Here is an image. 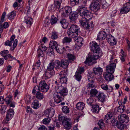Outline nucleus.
I'll list each match as a JSON object with an SVG mask.
<instances>
[{"mask_svg":"<svg viewBox=\"0 0 130 130\" xmlns=\"http://www.w3.org/2000/svg\"><path fill=\"white\" fill-rule=\"evenodd\" d=\"M78 12L81 17L79 19L80 24L85 28H89V25L87 21L92 19L93 15L85 6L79 7Z\"/></svg>","mask_w":130,"mask_h":130,"instance_id":"obj_1","label":"nucleus"},{"mask_svg":"<svg viewBox=\"0 0 130 130\" xmlns=\"http://www.w3.org/2000/svg\"><path fill=\"white\" fill-rule=\"evenodd\" d=\"M55 89L56 92L54 94V99L56 103H59L63 100L68 90L63 87H60L59 85L56 87Z\"/></svg>","mask_w":130,"mask_h":130,"instance_id":"obj_2","label":"nucleus"},{"mask_svg":"<svg viewBox=\"0 0 130 130\" xmlns=\"http://www.w3.org/2000/svg\"><path fill=\"white\" fill-rule=\"evenodd\" d=\"M102 54L100 49L97 50L93 51V52L89 53L88 57H87L85 63L88 65L90 64L93 60L97 59L99 58Z\"/></svg>","mask_w":130,"mask_h":130,"instance_id":"obj_3","label":"nucleus"},{"mask_svg":"<svg viewBox=\"0 0 130 130\" xmlns=\"http://www.w3.org/2000/svg\"><path fill=\"white\" fill-rule=\"evenodd\" d=\"M80 30L79 27L75 25H72L67 31L68 36L73 38H75L80 34Z\"/></svg>","mask_w":130,"mask_h":130,"instance_id":"obj_4","label":"nucleus"},{"mask_svg":"<svg viewBox=\"0 0 130 130\" xmlns=\"http://www.w3.org/2000/svg\"><path fill=\"white\" fill-rule=\"evenodd\" d=\"M100 2L99 0H92L90 8L91 10L95 12L100 9Z\"/></svg>","mask_w":130,"mask_h":130,"instance_id":"obj_5","label":"nucleus"},{"mask_svg":"<svg viewBox=\"0 0 130 130\" xmlns=\"http://www.w3.org/2000/svg\"><path fill=\"white\" fill-rule=\"evenodd\" d=\"M110 64L106 66V72L113 73H114L116 67V62H117L116 59L114 61V62L112 61Z\"/></svg>","mask_w":130,"mask_h":130,"instance_id":"obj_6","label":"nucleus"},{"mask_svg":"<svg viewBox=\"0 0 130 130\" xmlns=\"http://www.w3.org/2000/svg\"><path fill=\"white\" fill-rule=\"evenodd\" d=\"M60 12L63 16L67 17L72 12L71 8L69 6L65 7L60 9Z\"/></svg>","mask_w":130,"mask_h":130,"instance_id":"obj_7","label":"nucleus"},{"mask_svg":"<svg viewBox=\"0 0 130 130\" xmlns=\"http://www.w3.org/2000/svg\"><path fill=\"white\" fill-rule=\"evenodd\" d=\"M119 121L120 123H126L129 121L128 117L125 114H122L119 115L118 117Z\"/></svg>","mask_w":130,"mask_h":130,"instance_id":"obj_8","label":"nucleus"},{"mask_svg":"<svg viewBox=\"0 0 130 130\" xmlns=\"http://www.w3.org/2000/svg\"><path fill=\"white\" fill-rule=\"evenodd\" d=\"M38 86L42 92H47L49 89V86L44 80L41 81L40 82Z\"/></svg>","mask_w":130,"mask_h":130,"instance_id":"obj_9","label":"nucleus"},{"mask_svg":"<svg viewBox=\"0 0 130 130\" xmlns=\"http://www.w3.org/2000/svg\"><path fill=\"white\" fill-rule=\"evenodd\" d=\"M84 71V68H78L74 76L78 81H80L82 78V73Z\"/></svg>","mask_w":130,"mask_h":130,"instance_id":"obj_10","label":"nucleus"},{"mask_svg":"<svg viewBox=\"0 0 130 130\" xmlns=\"http://www.w3.org/2000/svg\"><path fill=\"white\" fill-rule=\"evenodd\" d=\"M130 10V2H128L124 5L123 7L120 10L122 14L127 13Z\"/></svg>","mask_w":130,"mask_h":130,"instance_id":"obj_11","label":"nucleus"},{"mask_svg":"<svg viewBox=\"0 0 130 130\" xmlns=\"http://www.w3.org/2000/svg\"><path fill=\"white\" fill-rule=\"evenodd\" d=\"M62 124L66 129H69L71 128L72 124L71 119L69 118H66L65 120L62 122Z\"/></svg>","mask_w":130,"mask_h":130,"instance_id":"obj_12","label":"nucleus"},{"mask_svg":"<svg viewBox=\"0 0 130 130\" xmlns=\"http://www.w3.org/2000/svg\"><path fill=\"white\" fill-rule=\"evenodd\" d=\"M107 40L108 42L111 45H113L116 44L115 39L111 35H109L107 36Z\"/></svg>","mask_w":130,"mask_h":130,"instance_id":"obj_13","label":"nucleus"},{"mask_svg":"<svg viewBox=\"0 0 130 130\" xmlns=\"http://www.w3.org/2000/svg\"><path fill=\"white\" fill-rule=\"evenodd\" d=\"M54 113L55 110L53 108L47 109L44 112V114L46 116L48 117L49 116L51 117H52L54 115Z\"/></svg>","mask_w":130,"mask_h":130,"instance_id":"obj_14","label":"nucleus"},{"mask_svg":"<svg viewBox=\"0 0 130 130\" xmlns=\"http://www.w3.org/2000/svg\"><path fill=\"white\" fill-rule=\"evenodd\" d=\"M112 73L106 72L103 74L104 78L107 81H110L112 80L114 78V76L112 74Z\"/></svg>","mask_w":130,"mask_h":130,"instance_id":"obj_15","label":"nucleus"},{"mask_svg":"<svg viewBox=\"0 0 130 130\" xmlns=\"http://www.w3.org/2000/svg\"><path fill=\"white\" fill-rule=\"evenodd\" d=\"M14 112L12 109H10L7 111L6 119L8 121L11 119L13 115Z\"/></svg>","mask_w":130,"mask_h":130,"instance_id":"obj_16","label":"nucleus"},{"mask_svg":"<svg viewBox=\"0 0 130 130\" xmlns=\"http://www.w3.org/2000/svg\"><path fill=\"white\" fill-rule=\"evenodd\" d=\"M106 37V35L105 32L103 31H100L98 34L96 40H103Z\"/></svg>","mask_w":130,"mask_h":130,"instance_id":"obj_17","label":"nucleus"},{"mask_svg":"<svg viewBox=\"0 0 130 130\" xmlns=\"http://www.w3.org/2000/svg\"><path fill=\"white\" fill-rule=\"evenodd\" d=\"M93 71L95 75H100L102 74L103 70L101 67H96L93 68Z\"/></svg>","mask_w":130,"mask_h":130,"instance_id":"obj_18","label":"nucleus"},{"mask_svg":"<svg viewBox=\"0 0 130 130\" xmlns=\"http://www.w3.org/2000/svg\"><path fill=\"white\" fill-rule=\"evenodd\" d=\"M61 67L63 69H66L69 64L68 61L64 59H62L60 61Z\"/></svg>","mask_w":130,"mask_h":130,"instance_id":"obj_19","label":"nucleus"},{"mask_svg":"<svg viewBox=\"0 0 130 130\" xmlns=\"http://www.w3.org/2000/svg\"><path fill=\"white\" fill-rule=\"evenodd\" d=\"M24 22L27 25V27H30L32 23V19L30 17L26 16L24 18Z\"/></svg>","mask_w":130,"mask_h":130,"instance_id":"obj_20","label":"nucleus"},{"mask_svg":"<svg viewBox=\"0 0 130 130\" xmlns=\"http://www.w3.org/2000/svg\"><path fill=\"white\" fill-rule=\"evenodd\" d=\"M101 87L103 89L106 91L108 90L110 92H111L113 89L112 87H108V85L106 84H102Z\"/></svg>","mask_w":130,"mask_h":130,"instance_id":"obj_21","label":"nucleus"},{"mask_svg":"<svg viewBox=\"0 0 130 130\" xmlns=\"http://www.w3.org/2000/svg\"><path fill=\"white\" fill-rule=\"evenodd\" d=\"M90 46L92 50L93 51L97 50L98 49H100L97 43L94 41L90 43Z\"/></svg>","mask_w":130,"mask_h":130,"instance_id":"obj_22","label":"nucleus"},{"mask_svg":"<svg viewBox=\"0 0 130 130\" xmlns=\"http://www.w3.org/2000/svg\"><path fill=\"white\" fill-rule=\"evenodd\" d=\"M54 74L55 72L53 71H51L47 70L45 71L44 75L47 78H49L52 76Z\"/></svg>","mask_w":130,"mask_h":130,"instance_id":"obj_23","label":"nucleus"},{"mask_svg":"<svg viewBox=\"0 0 130 130\" xmlns=\"http://www.w3.org/2000/svg\"><path fill=\"white\" fill-rule=\"evenodd\" d=\"M60 22L62 28L64 29L66 28L68 26V23L64 19H61Z\"/></svg>","mask_w":130,"mask_h":130,"instance_id":"obj_24","label":"nucleus"},{"mask_svg":"<svg viewBox=\"0 0 130 130\" xmlns=\"http://www.w3.org/2000/svg\"><path fill=\"white\" fill-rule=\"evenodd\" d=\"M15 38V36L13 35L10 38V41L7 40L6 41L5 44L6 46H11L12 45V43L14 40Z\"/></svg>","mask_w":130,"mask_h":130,"instance_id":"obj_25","label":"nucleus"},{"mask_svg":"<svg viewBox=\"0 0 130 130\" xmlns=\"http://www.w3.org/2000/svg\"><path fill=\"white\" fill-rule=\"evenodd\" d=\"M41 106V104H39L38 101L37 100H34L32 104V107L34 109L38 108Z\"/></svg>","mask_w":130,"mask_h":130,"instance_id":"obj_26","label":"nucleus"},{"mask_svg":"<svg viewBox=\"0 0 130 130\" xmlns=\"http://www.w3.org/2000/svg\"><path fill=\"white\" fill-rule=\"evenodd\" d=\"M85 107V104L83 102H79L77 103L76 108L79 110H82L84 109Z\"/></svg>","mask_w":130,"mask_h":130,"instance_id":"obj_27","label":"nucleus"},{"mask_svg":"<svg viewBox=\"0 0 130 130\" xmlns=\"http://www.w3.org/2000/svg\"><path fill=\"white\" fill-rule=\"evenodd\" d=\"M94 73L91 72H89L88 73L87 77L88 80L89 82H93L94 79L93 78L94 76Z\"/></svg>","mask_w":130,"mask_h":130,"instance_id":"obj_28","label":"nucleus"},{"mask_svg":"<svg viewBox=\"0 0 130 130\" xmlns=\"http://www.w3.org/2000/svg\"><path fill=\"white\" fill-rule=\"evenodd\" d=\"M8 53L9 52L8 50H5L2 51L0 53V54L2 56L4 57L5 60H7L8 58Z\"/></svg>","mask_w":130,"mask_h":130,"instance_id":"obj_29","label":"nucleus"},{"mask_svg":"<svg viewBox=\"0 0 130 130\" xmlns=\"http://www.w3.org/2000/svg\"><path fill=\"white\" fill-rule=\"evenodd\" d=\"M16 11H12L8 14V18L10 20L13 19L16 16Z\"/></svg>","mask_w":130,"mask_h":130,"instance_id":"obj_30","label":"nucleus"},{"mask_svg":"<svg viewBox=\"0 0 130 130\" xmlns=\"http://www.w3.org/2000/svg\"><path fill=\"white\" fill-rule=\"evenodd\" d=\"M54 68L56 70L59 69H60L61 64L60 61L58 60H56L54 62Z\"/></svg>","mask_w":130,"mask_h":130,"instance_id":"obj_31","label":"nucleus"},{"mask_svg":"<svg viewBox=\"0 0 130 130\" xmlns=\"http://www.w3.org/2000/svg\"><path fill=\"white\" fill-rule=\"evenodd\" d=\"M50 46L52 49H55L58 46L57 43L55 41L52 40L50 41Z\"/></svg>","mask_w":130,"mask_h":130,"instance_id":"obj_32","label":"nucleus"},{"mask_svg":"<svg viewBox=\"0 0 130 130\" xmlns=\"http://www.w3.org/2000/svg\"><path fill=\"white\" fill-rule=\"evenodd\" d=\"M74 40L75 42L78 45H79L80 44H83L84 42L83 39L81 37H78L76 39H75Z\"/></svg>","mask_w":130,"mask_h":130,"instance_id":"obj_33","label":"nucleus"},{"mask_svg":"<svg viewBox=\"0 0 130 130\" xmlns=\"http://www.w3.org/2000/svg\"><path fill=\"white\" fill-rule=\"evenodd\" d=\"M40 90L41 89L38 86H36L34 87L32 91V93L35 95V94H37L38 93L41 92Z\"/></svg>","mask_w":130,"mask_h":130,"instance_id":"obj_34","label":"nucleus"},{"mask_svg":"<svg viewBox=\"0 0 130 130\" xmlns=\"http://www.w3.org/2000/svg\"><path fill=\"white\" fill-rule=\"evenodd\" d=\"M68 37H65L62 39V42L63 43H68L71 42L72 41V39Z\"/></svg>","mask_w":130,"mask_h":130,"instance_id":"obj_35","label":"nucleus"},{"mask_svg":"<svg viewBox=\"0 0 130 130\" xmlns=\"http://www.w3.org/2000/svg\"><path fill=\"white\" fill-rule=\"evenodd\" d=\"M125 106L123 105H120L117 108V111L118 112L122 113L125 110Z\"/></svg>","mask_w":130,"mask_h":130,"instance_id":"obj_36","label":"nucleus"},{"mask_svg":"<svg viewBox=\"0 0 130 130\" xmlns=\"http://www.w3.org/2000/svg\"><path fill=\"white\" fill-rule=\"evenodd\" d=\"M36 97L39 100H41L44 98V96L42 93L41 92L35 94Z\"/></svg>","mask_w":130,"mask_h":130,"instance_id":"obj_37","label":"nucleus"},{"mask_svg":"<svg viewBox=\"0 0 130 130\" xmlns=\"http://www.w3.org/2000/svg\"><path fill=\"white\" fill-rule=\"evenodd\" d=\"M98 98L99 100L102 102H103L105 100V96L103 93H99Z\"/></svg>","mask_w":130,"mask_h":130,"instance_id":"obj_38","label":"nucleus"},{"mask_svg":"<svg viewBox=\"0 0 130 130\" xmlns=\"http://www.w3.org/2000/svg\"><path fill=\"white\" fill-rule=\"evenodd\" d=\"M55 49L57 52L59 53H62L65 51V49L64 47H63L62 48L60 46H58Z\"/></svg>","mask_w":130,"mask_h":130,"instance_id":"obj_39","label":"nucleus"},{"mask_svg":"<svg viewBox=\"0 0 130 130\" xmlns=\"http://www.w3.org/2000/svg\"><path fill=\"white\" fill-rule=\"evenodd\" d=\"M78 16V13L77 12H74L70 16V18L72 20H75L77 19Z\"/></svg>","mask_w":130,"mask_h":130,"instance_id":"obj_40","label":"nucleus"},{"mask_svg":"<svg viewBox=\"0 0 130 130\" xmlns=\"http://www.w3.org/2000/svg\"><path fill=\"white\" fill-rule=\"evenodd\" d=\"M5 101L7 105H8L12 101V97L11 96L6 97L5 99Z\"/></svg>","mask_w":130,"mask_h":130,"instance_id":"obj_41","label":"nucleus"},{"mask_svg":"<svg viewBox=\"0 0 130 130\" xmlns=\"http://www.w3.org/2000/svg\"><path fill=\"white\" fill-rule=\"evenodd\" d=\"M94 99L93 97L90 96V97L87 99V103L89 105L92 106L93 105V103L94 102Z\"/></svg>","mask_w":130,"mask_h":130,"instance_id":"obj_42","label":"nucleus"},{"mask_svg":"<svg viewBox=\"0 0 130 130\" xmlns=\"http://www.w3.org/2000/svg\"><path fill=\"white\" fill-rule=\"evenodd\" d=\"M125 56L126 54L125 53L123 50L121 49L120 54V58L122 61L124 62V61Z\"/></svg>","mask_w":130,"mask_h":130,"instance_id":"obj_43","label":"nucleus"},{"mask_svg":"<svg viewBox=\"0 0 130 130\" xmlns=\"http://www.w3.org/2000/svg\"><path fill=\"white\" fill-rule=\"evenodd\" d=\"M96 85L93 82H90L87 85V89H92L93 88L95 87Z\"/></svg>","mask_w":130,"mask_h":130,"instance_id":"obj_44","label":"nucleus"},{"mask_svg":"<svg viewBox=\"0 0 130 130\" xmlns=\"http://www.w3.org/2000/svg\"><path fill=\"white\" fill-rule=\"evenodd\" d=\"M57 19L56 17H55L54 15H52L51 17L50 20V23L52 24H55L57 22Z\"/></svg>","mask_w":130,"mask_h":130,"instance_id":"obj_45","label":"nucleus"},{"mask_svg":"<svg viewBox=\"0 0 130 130\" xmlns=\"http://www.w3.org/2000/svg\"><path fill=\"white\" fill-rule=\"evenodd\" d=\"M68 72L67 71H64L61 72L59 74V75L61 78H63L66 77V76Z\"/></svg>","mask_w":130,"mask_h":130,"instance_id":"obj_46","label":"nucleus"},{"mask_svg":"<svg viewBox=\"0 0 130 130\" xmlns=\"http://www.w3.org/2000/svg\"><path fill=\"white\" fill-rule=\"evenodd\" d=\"M70 1L71 5L72 6H74L79 4V0H70Z\"/></svg>","mask_w":130,"mask_h":130,"instance_id":"obj_47","label":"nucleus"},{"mask_svg":"<svg viewBox=\"0 0 130 130\" xmlns=\"http://www.w3.org/2000/svg\"><path fill=\"white\" fill-rule=\"evenodd\" d=\"M54 68V62L50 63L48 66L47 70L51 71Z\"/></svg>","mask_w":130,"mask_h":130,"instance_id":"obj_48","label":"nucleus"},{"mask_svg":"<svg viewBox=\"0 0 130 130\" xmlns=\"http://www.w3.org/2000/svg\"><path fill=\"white\" fill-rule=\"evenodd\" d=\"M98 92V91L94 89H92L90 92V96L93 97V96H95Z\"/></svg>","mask_w":130,"mask_h":130,"instance_id":"obj_49","label":"nucleus"},{"mask_svg":"<svg viewBox=\"0 0 130 130\" xmlns=\"http://www.w3.org/2000/svg\"><path fill=\"white\" fill-rule=\"evenodd\" d=\"M51 119L50 117H47L43 119L42 120L43 123L45 124H48L50 121Z\"/></svg>","mask_w":130,"mask_h":130,"instance_id":"obj_50","label":"nucleus"},{"mask_svg":"<svg viewBox=\"0 0 130 130\" xmlns=\"http://www.w3.org/2000/svg\"><path fill=\"white\" fill-rule=\"evenodd\" d=\"M40 61L39 60H38L36 63L33 66V69H36L38 68L40 66L41 64Z\"/></svg>","mask_w":130,"mask_h":130,"instance_id":"obj_51","label":"nucleus"},{"mask_svg":"<svg viewBox=\"0 0 130 130\" xmlns=\"http://www.w3.org/2000/svg\"><path fill=\"white\" fill-rule=\"evenodd\" d=\"M92 108L93 109V111L94 112H98L99 110V107L97 105H93Z\"/></svg>","mask_w":130,"mask_h":130,"instance_id":"obj_52","label":"nucleus"},{"mask_svg":"<svg viewBox=\"0 0 130 130\" xmlns=\"http://www.w3.org/2000/svg\"><path fill=\"white\" fill-rule=\"evenodd\" d=\"M67 55L69 59L70 60L74 61L75 58V56L73 54H68Z\"/></svg>","mask_w":130,"mask_h":130,"instance_id":"obj_53","label":"nucleus"},{"mask_svg":"<svg viewBox=\"0 0 130 130\" xmlns=\"http://www.w3.org/2000/svg\"><path fill=\"white\" fill-rule=\"evenodd\" d=\"M110 56H111V62L112 61V60L114 58V57L116 55V53L113 50H111L110 52Z\"/></svg>","mask_w":130,"mask_h":130,"instance_id":"obj_54","label":"nucleus"},{"mask_svg":"<svg viewBox=\"0 0 130 130\" xmlns=\"http://www.w3.org/2000/svg\"><path fill=\"white\" fill-rule=\"evenodd\" d=\"M51 38L53 39H55L58 38V33L57 32L54 31L52 32Z\"/></svg>","mask_w":130,"mask_h":130,"instance_id":"obj_55","label":"nucleus"},{"mask_svg":"<svg viewBox=\"0 0 130 130\" xmlns=\"http://www.w3.org/2000/svg\"><path fill=\"white\" fill-rule=\"evenodd\" d=\"M62 109L63 112L65 113H67L69 112V109L68 107L64 106L62 107Z\"/></svg>","mask_w":130,"mask_h":130,"instance_id":"obj_56","label":"nucleus"},{"mask_svg":"<svg viewBox=\"0 0 130 130\" xmlns=\"http://www.w3.org/2000/svg\"><path fill=\"white\" fill-rule=\"evenodd\" d=\"M60 82L61 84L66 83L67 81V77L59 78Z\"/></svg>","mask_w":130,"mask_h":130,"instance_id":"obj_57","label":"nucleus"},{"mask_svg":"<svg viewBox=\"0 0 130 130\" xmlns=\"http://www.w3.org/2000/svg\"><path fill=\"white\" fill-rule=\"evenodd\" d=\"M43 51L41 50L38 49L37 50L38 55V57H43L44 56V54L43 53Z\"/></svg>","mask_w":130,"mask_h":130,"instance_id":"obj_58","label":"nucleus"},{"mask_svg":"<svg viewBox=\"0 0 130 130\" xmlns=\"http://www.w3.org/2000/svg\"><path fill=\"white\" fill-rule=\"evenodd\" d=\"M66 117H64L60 115L59 116L58 119L59 121H61L62 122L64 121L65 120V119L66 118H68Z\"/></svg>","mask_w":130,"mask_h":130,"instance_id":"obj_59","label":"nucleus"},{"mask_svg":"<svg viewBox=\"0 0 130 130\" xmlns=\"http://www.w3.org/2000/svg\"><path fill=\"white\" fill-rule=\"evenodd\" d=\"M61 2L58 1H56L55 2V6L56 8L59 9L60 7Z\"/></svg>","mask_w":130,"mask_h":130,"instance_id":"obj_60","label":"nucleus"},{"mask_svg":"<svg viewBox=\"0 0 130 130\" xmlns=\"http://www.w3.org/2000/svg\"><path fill=\"white\" fill-rule=\"evenodd\" d=\"M39 47V49L43 51H45L47 49V48L44 45L42 44L41 43Z\"/></svg>","mask_w":130,"mask_h":130,"instance_id":"obj_61","label":"nucleus"},{"mask_svg":"<svg viewBox=\"0 0 130 130\" xmlns=\"http://www.w3.org/2000/svg\"><path fill=\"white\" fill-rule=\"evenodd\" d=\"M98 124L100 127L101 128H102L104 126V123L102 120H100L98 122Z\"/></svg>","mask_w":130,"mask_h":130,"instance_id":"obj_62","label":"nucleus"},{"mask_svg":"<svg viewBox=\"0 0 130 130\" xmlns=\"http://www.w3.org/2000/svg\"><path fill=\"white\" fill-rule=\"evenodd\" d=\"M26 110L27 113L30 112L32 113L33 112L32 109L30 108L29 106H27L26 108Z\"/></svg>","mask_w":130,"mask_h":130,"instance_id":"obj_63","label":"nucleus"},{"mask_svg":"<svg viewBox=\"0 0 130 130\" xmlns=\"http://www.w3.org/2000/svg\"><path fill=\"white\" fill-rule=\"evenodd\" d=\"M9 26V24L8 23L6 22H5L3 25H2V27L3 28L6 29Z\"/></svg>","mask_w":130,"mask_h":130,"instance_id":"obj_64","label":"nucleus"}]
</instances>
